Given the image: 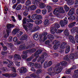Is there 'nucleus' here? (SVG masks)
Wrapping results in <instances>:
<instances>
[{
  "instance_id": "nucleus-1",
  "label": "nucleus",
  "mask_w": 78,
  "mask_h": 78,
  "mask_svg": "<svg viewBox=\"0 0 78 78\" xmlns=\"http://www.w3.org/2000/svg\"><path fill=\"white\" fill-rule=\"evenodd\" d=\"M14 25L11 24H8L6 25V27L7 29L6 30V32L7 34H6L5 35L4 37L5 39L7 38V37H8L9 35V33L11 32V28L12 27H14Z\"/></svg>"
},
{
  "instance_id": "nucleus-2",
  "label": "nucleus",
  "mask_w": 78,
  "mask_h": 78,
  "mask_svg": "<svg viewBox=\"0 0 78 78\" xmlns=\"http://www.w3.org/2000/svg\"><path fill=\"white\" fill-rule=\"evenodd\" d=\"M59 12L63 14L65 12V11L62 7H59L54 10L53 13L55 16H58L59 14Z\"/></svg>"
},
{
  "instance_id": "nucleus-3",
  "label": "nucleus",
  "mask_w": 78,
  "mask_h": 78,
  "mask_svg": "<svg viewBox=\"0 0 78 78\" xmlns=\"http://www.w3.org/2000/svg\"><path fill=\"white\" fill-rule=\"evenodd\" d=\"M60 27V25L59 24L55 23L54 24V26L51 27L50 28L51 33L52 34H54L55 33V31L56 32L57 29L56 28H59Z\"/></svg>"
},
{
  "instance_id": "nucleus-4",
  "label": "nucleus",
  "mask_w": 78,
  "mask_h": 78,
  "mask_svg": "<svg viewBox=\"0 0 78 78\" xmlns=\"http://www.w3.org/2000/svg\"><path fill=\"white\" fill-rule=\"evenodd\" d=\"M7 61H9V62L10 63L9 64H7V67H9V68H12V73L13 72H14V73H16V69H15V67H13V66H14V64L11 61L9 60L8 59H7Z\"/></svg>"
},
{
  "instance_id": "nucleus-5",
  "label": "nucleus",
  "mask_w": 78,
  "mask_h": 78,
  "mask_svg": "<svg viewBox=\"0 0 78 78\" xmlns=\"http://www.w3.org/2000/svg\"><path fill=\"white\" fill-rule=\"evenodd\" d=\"M42 51L41 50H37L36 52L34 53V56L36 57L34 59H33L32 60L33 62H36V61H37V58H39V54H40V53H41Z\"/></svg>"
},
{
  "instance_id": "nucleus-6",
  "label": "nucleus",
  "mask_w": 78,
  "mask_h": 78,
  "mask_svg": "<svg viewBox=\"0 0 78 78\" xmlns=\"http://www.w3.org/2000/svg\"><path fill=\"white\" fill-rule=\"evenodd\" d=\"M46 56H47V54L46 52H44L43 55L41 56L40 58L38 59L37 62H40L41 64L42 63H44V57Z\"/></svg>"
},
{
  "instance_id": "nucleus-7",
  "label": "nucleus",
  "mask_w": 78,
  "mask_h": 78,
  "mask_svg": "<svg viewBox=\"0 0 78 78\" xmlns=\"http://www.w3.org/2000/svg\"><path fill=\"white\" fill-rule=\"evenodd\" d=\"M17 75V73H5L4 74H2V75L4 76H5L6 77H8V78H10V77L12 76V77H16V76Z\"/></svg>"
},
{
  "instance_id": "nucleus-8",
  "label": "nucleus",
  "mask_w": 78,
  "mask_h": 78,
  "mask_svg": "<svg viewBox=\"0 0 78 78\" xmlns=\"http://www.w3.org/2000/svg\"><path fill=\"white\" fill-rule=\"evenodd\" d=\"M53 44H54V45L53 46V48L55 50H57L58 48L59 47L60 45V41L57 40H55L54 41Z\"/></svg>"
},
{
  "instance_id": "nucleus-9",
  "label": "nucleus",
  "mask_w": 78,
  "mask_h": 78,
  "mask_svg": "<svg viewBox=\"0 0 78 78\" xmlns=\"http://www.w3.org/2000/svg\"><path fill=\"white\" fill-rule=\"evenodd\" d=\"M27 20V18H24L23 20L22 21V25L23 28L25 30V31H27V26L25 25L27 23V22L26 20Z\"/></svg>"
},
{
  "instance_id": "nucleus-10",
  "label": "nucleus",
  "mask_w": 78,
  "mask_h": 78,
  "mask_svg": "<svg viewBox=\"0 0 78 78\" xmlns=\"http://www.w3.org/2000/svg\"><path fill=\"white\" fill-rule=\"evenodd\" d=\"M68 23V20H67L63 19V21L61 20L60 21L59 23L62 27L65 26V25H67Z\"/></svg>"
},
{
  "instance_id": "nucleus-11",
  "label": "nucleus",
  "mask_w": 78,
  "mask_h": 78,
  "mask_svg": "<svg viewBox=\"0 0 78 78\" xmlns=\"http://www.w3.org/2000/svg\"><path fill=\"white\" fill-rule=\"evenodd\" d=\"M23 8L25 10V11L23 12V15L24 16L26 17V16H28V12L29 11V8L27 7V6H24L23 7Z\"/></svg>"
},
{
  "instance_id": "nucleus-12",
  "label": "nucleus",
  "mask_w": 78,
  "mask_h": 78,
  "mask_svg": "<svg viewBox=\"0 0 78 78\" xmlns=\"http://www.w3.org/2000/svg\"><path fill=\"white\" fill-rule=\"evenodd\" d=\"M33 25L31 23H27V25H26V27L27 28V30L26 31L27 32H28L29 30H31V29H32V27Z\"/></svg>"
},
{
  "instance_id": "nucleus-13",
  "label": "nucleus",
  "mask_w": 78,
  "mask_h": 78,
  "mask_svg": "<svg viewBox=\"0 0 78 78\" xmlns=\"http://www.w3.org/2000/svg\"><path fill=\"white\" fill-rule=\"evenodd\" d=\"M51 64H52V62H51V61H50L48 63H47V62H45L44 64V68H47V67H50Z\"/></svg>"
},
{
  "instance_id": "nucleus-14",
  "label": "nucleus",
  "mask_w": 78,
  "mask_h": 78,
  "mask_svg": "<svg viewBox=\"0 0 78 78\" xmlns=\"http://www.w3.org/2000/svg\"><path fill=\"white\" fill-rule=\"evenodd\" d=\"M20 73H25L27 72V69L26 68L22 67L19 70Z\"/></svg>"
},
{
  "instance_id": "nucleus-15",
  "label": "nucleus",
  "mask_w": 78,
  "mask_h": 78,
  "mask_svg": "<svg viewBox=\"0 0 78 78\" xmlns=\"http://www.w3.org/2000/svg\"><path fill=\"white\" fill-rule=\"evenodd\" d=\"M67 46V44L66 42H63L60 46V48H66Z\"/></svg>"
},
{
  "instance_id": "nucleus-16",
  "label": "nucleus",
  "mask_w": 78,
  "mask_h": 78,
  "mask_svg": "<svg viewBox=\"0 0 78 78\" xmlns=\"http://www.w3.org/2000/svg\"><path fill=\"white\" fill-rule=\"evenodd\" d=\"M75 12V9H74L72 8L69 10L68 13V15L69 16H71L73 15Z\"/></svg>"
},
{
  "instance_id": "nucleus-17",
  "label": "nucleus",
  "mask_w": 78,
  "mask_h": 78,
  "mask_svg": "<svg viewBox=\"0 0 78 78\" xmlns=\"http://www.w3.org/2000/svg\"><path fill=\"white\" fill-rule=\"evenodd\" d=\"M20 30V29L19 28H16L14 30L12 31V34L13 35H16L17 34V32Z\"/></svg>"
},
{
  "instance_id": "nucleus-18",
  "label": "nucleus",
  "mask_w": 78,
  "mask_h": 78,
  "mask_svg": "<svg viewBox=\"0 0 78 78\" xmlns=\"http://www.w3.org/2000/svg\"><path fill=\"white\" fill-rule=\"evenodd\" d=\"M28 38V35L27 34H23L22 37H21V39L22 40H23V41H26L27 38Z\"/></svg>"
},
{
  "instance_id": "nucleus-19",
  "label": "nucleus",
  "mask_w": 78,
  "mask_h": 78,
  "mask_svg": "<svg viewBox=\"0 0 78 78\" xmlns=\"http://www.w3.org/2000/svg\"><path fill=\"white\" fill-rule=\"evenodd\" d=\"M14 58L15 59H22L20 55L17 54H15L14 55Z\"/></svg>"
},
{
  "instance_id": "nucleus-20",
  "label": "nucleus",
  "mask_w": 78,
  "mask_h": 78,
  "mask_svg": "<svg viewBox=\"0 0 78 78\" xmlns=\"http://www.w3.org/2000/svg\"><path fill=\"white\" fill-rule=\"evenodd\" d=\"M33 37L34 38V39L35 40V41H37L39 38V37L36 34H34L33 35Z\"/></svg>"
},
{
  "instance_id": "nucleus-21",
  "label": "nucleus",
  "mask_w": 78,
  "mask_h": 78,
  "mask_svg": "<svg viewBox=\"0 0 78 78\" xmlns=\"http://www.w3.org/2000/svg\"><path fill=\"white\" fill-rule=\"evenodd\" d=\"M31 2L30 0H28L26 2V5L27 6V8H29V7H30V5H31Z\"/></svg>"
},
{
  "instance_id": "nucleus-22",
  "label": "nucleus",
  "mask_w": 78,
  "mask_h": 78,
  "mask_svg": "<svg viewBox=\"0 0 78 78\" xmlns=\"http://www.w3.org/2000/svg\"><path fill=\"white\" fill-rule=\"evenodd\" d=\"M76 24V22H74L69 24L68 25V27L69 28H73V27H74V26Z\"/></svg>"
},
{
  "instance_id": "nucleus-23",
  "label": "nucleus",
  "mask_w": 78,
  "mask_h": 78,
  "mask_svg": "<svg viewBox=\"0 0 78 78\" xmlns=\"http://www.w3.org/2000/svg\"><path fill=\"white\" fill-rule=\"evenodd\" d=\"M25 44H20L19 46V48L20 50H24L25 48Z\"/></svg>"
},
{
  "instance_id": "nucleus-24",
  "label": "nucleus",
  "mask_w": 78,
  "mask_h": 78,
  "mask_svg": "<svg viewBox=\"0 0 78 78\" xmlns=\"http://www.w3.org/2000/svg\"><path fill=\"white\" fill-rule=\"evenodd\" d=\"M45 6V5L42 2H41L39 4V7L40 8L43 9V8H44Z\"/></svg>"
},
{
  "instance_id": "nucleus-25",
  "label": "nucleus",
  "mask_w": 78,
  "mask_h": 78,
  "mask_svg": "<svg viewBox=\"0 0 78 78\" xmlns=\"http://www.w3.org/2000/svg\"><path fill=\"white\" fill-rule=\"evenodd\" d=\"M67 3L69 5H73L75 3V2L73 1L69 0Z\"/></svg>"
},
{
  "instance_id": "nucleus-26",
  "label": "nucleus",
  "mask_w": 78,
  "mask_h": 78,
  "mask_svg": "<svg viewBox=\"0 0 78 78\" xmlns=\"http://www.w3.org/2000/svg\"><path fill=\"white\" fill-rule=\"evenodd\" d=\"M34 22L35 24H36V25H39L41 23H42V21L41 20H37L35 21Z\"/></svg>"
},
{
  "instance_id": "nucleus-27",
  "label": "nucleus",
  "mask_w": 78,
  "mask_h": 78,
  "mask_svg": "<svg viewBox=\"0 0 78 78\" xmlns=\"http://www.w3.org/2000/svg\"><path fill=\"white\" fill-rule=\"evenodd\" d=\"M46 8L48 9V12H51V11L53 8L50 5H48L46 7Z\"/></svg>"
},
{
  "instance_id": "nucleus-28",
  "label": "nucleus",
  "mask_w": 78,
  "mask_h": 78,
  "mask_svg": "<svg viewBox=\"0 0 78 78\" xmlns=\"http://www.w3.org/2000/svg\"><path fill=\"white\" fill-rule=\"evenodd\" d=\"M47 37L48 39H49L51 41L53 39V36L51 34H49L48 35Z\"/></svg>"
},
{
  "instance_id": "nucleus-29",
  "label": "nucleus",
  "mask_w": 78,
  "mask_h": 78,
  "mask_svg": "<svg viewBox=\"0 0 78 78\" xmlns=\"http://www.w3.org/2000/svg\"><path fill=\"white\" fill-rule=\"evenodd\" d=\"M34 58V56L33 55L31 56L30 57H29L26 59V61L27 62H29L30 61H31L32 59Z\"/></svg>"
},
{
  "instance_id": "nucleus-30",
  "label": "nucleus",
  "mask_w": 78,
  "mask_h": 78,
  "mask_svg": "<svg viewBox=\"0 0 78 78\" xmlns=\"http://www.w3.org/2000/svg\"><path fill=\"white\" fill-rule=\"evenodd\" d=\"M49 23H50L49 20L47 19L45 20L44 22V25H46V26L48 25Z\"/></svg>"
},
{
  "instance_id": "nucleus-31",
  "label": "nucleus",
  "mask_w": 78,
  "mask_h": 78,
  "mask_svg": "<svg viewBox=\"0 0 78 78\" xmlns=\"http://www.w3.org/2000/svg\"><path fill=\"white\" fill-rule=\"evenodd\" d=\"M34 66L36 68H38V69H41V66L37 63H35Z\"/></svg>"
},
{
  "instance_id": "nucleus-32",
  "label": "nucleus",
  "mask_w": 78,
  "mask_h": 78,
  "mask_svg": "<svg viewBox=\"0 0 78 78\" xmlns=\"http://www.w3.org/2000/svg\"><path fill=\"white\" fill-rule=\"evenodd\" d=\"M63 59L65 61H69L70 59L69 58V55H67L65 56L63 58Z\"/></svg>"
},
{
  "instance_id": "nucleus-33",
  "label": "nucleus",
  "mask_w": 78,
  "mask_h": 78,
  "mask_svg": "<svg viewBox=\"0 0 78 78\" xmlns=\"http://www.w3.org/2000/svg\"><path fill=\"white\" fill-rule=\"evenodd\" d=\"M30 8L31 11H32V10H35L37 8V6L36 5H33L31 6Z\"/></svg>"
},
{
  "instance_id": "nucleus-34",
  "label": "nucleus",
  "mask_w": 78,
  "mask_h": 78,
  "mask_svg": "<svg viewBox=\"0 0 78 78\" xmlns=\"http://www.w3.org/2000/svg\"><path fill=\"white\" fill-rule=\"evenodd\" d=\"M62 66H60L58 67L57 70V72H58V73H59L62 71Z\"/></svg>"
},
{
  "instance_id": "nucleus-35",
  "label": "nucleus",
  "mask_w": 78,
  "mask_h": 78,
  "mask_svg": "<svg viewBox=\"0 0 78 78\" xmlns=\"http://www.w3.org/2000/svg\"><path fill=\"white\" fill-rule=\"evenodd\" d=\"M64 9L66 12H68L70 9V8L68 7L67 5H66L64 6Z\"/></svg>"
},
{
  "instance_id": "nucleus-36",
  "label": "nucleus",
  "mask_w": 78,
  "mask_h": 78,
  "mask_svg": "<svg viewBox=\"0 0 78 78\" xmlns=\"http://www.w3.org/2000/svg\"><path fill=\"white\" fill-rule=\"evenodd\" d=\"M75 55L73 53H71L69 56V58L71 59H74Z\"/></svg>"
},
{
  "instance_id": "nucleus-37",
  "label": "nucleus",
  "mask_w": 78,
  "mask_h": 78,
  "mask_svg": "<svg viewBox=\"0 0 78 78\" xmlns=\"http://www.w3.org/2000/svg\"><path fill=\"white\" fill-rule=\"evenodd\" d=\"M42 18V16L37 14L36 20H40V19H41Z\"/></svg>"
},
{
  "instance_id": "nucleus-38",
  "label": "nucleus",
  "mask_w": 78,
  "mask_h": 78,
  "mask_svg": "<svg viewBox=\"0 0 78 78\" xmlns=\"http://www.w3.org/2000/svg\"><path fill=\"white\" fill-rule=\"evenodd\" d=\"M36 51V49L34 48L29 49V53L30 54L33 53L35 52Z\"/></svg>"
},
{
  "instance_id": "nucleus-39",
  "label": "nucleus",
  "mask_w": 78,
  "mask_h": 78,
  "mask_svg": "<svg viewBox=\"0 0 78 78\" xmlns=\"http://www.w3.org/2000/svg\"><path fill=\"white\" fill-rule=\"evenodd\" d=\"M43 15H45L47 13V9H43L41 11Z\"/></svg>"
},
{
  "instance_id": "nucleus-40",
  "label": "nucleus",
  "mask_w": 78,
  "mask_h": 78,
  "mask_svg": "<svg viewBox=\"0 0 78 78\" xmlns=\"http://www.w3.org/2000/svg\"><path fill=\"white\" fill-rule=\"evenodd\" d=\"M64 34L66 36H68L69 35V33L68 31V30H66L64 31Z\"/></svg>"
},
{
  "instance_id": "nucleus-41",
  "label": "nucleus",
  "mask_w": 78,
  "mask_h": 78,
  "mask_svg": "<svg viewBox=\"0 0 78 78\" xmlns=\"http://www.w3.org/2000/svg\"><path fill=\"white\" fill-rule=\"evenodd\" d=\"M70 46L68 45L66 48V53H67L69 52L70 51Z\"/></svg>"
},
{
  "instance_id": "nucleus-42",
  "label": "nucleus",
  "mask_w": 78,
  "mask_h": 78,
  "mask_svg": "<svg viewBox=\"0 0 78 78\" xmlns=\"http://www.w3.org/2000/svg\"><path fill=\"white\" fill-rule=\"evenodd\" d=\"M23 33L21 31H20L18 32L17 33V34H16V36L17 37H20V36L21 35H22L23 34Z\"/></svg>"
},
{
  "instance_id": "nucleus-43",
  "label": "nucleus",
  "mask_w": 78,
  "mask_h": 78,
  "mask_svg": "<svg viewBox=\"0 0 78 78\" xmlns=\"http://www.w3.org/2000/svg\"><path fill=\"white\" fill-rule=\"evenodd\" d=\"M40 28V27L39 26H37L34 28V31H37V30H39Z\"/></svg>"
},
{
  "instance_id": "nucleus-44",
  "label": "nucleus",
  "mask_w": 78,
  "mask_h": 78,
  "mask_svg": "<svg viewBox=\"0 0 78 78\" xmlns=\"http://www.w3.org/2000/svg\"><path fill=\"white\" fill-rule=\"evenodd\" d=\"M21 8H22V5L21 4H19V5H18L16 8V9L17 11H19L21 9Z\"/></svg>"
},
{
  "instance_id": "nucleus-45",
  "label": "nucleus",
  "mask_w": 78,
  "mask_h": 78,
  "mask_svg": "<svg viewBox=\"0 0 78 78\" xmlns=\"http://www.w3.org/2000/svg\"><path fill=\"white\" fill-rule=\"evenodd\" d=\"M30 76L31 77H33V78H39V76L38 75H35L33 74H31Z\"/></svg>"
},
{
  "instance_id": "nucleus-46",
  "label": "nucleus",
  "mask_w": 78,
  "mask_h": 78,
  "mask_svg": "<svg viewBox=\"0 0 78 78\" xmlns=\"http://www.w3.org/2000/svg\"><path fill=\"white\" fill-rule=\"evenodd\" d=\"M37 14H34L31 16V18L33 20H36V16Z\"/></svg>"
},
{
  "instance_id": "nucleus-47",
  "label": "nucleus",
  "mask_w": 78,
  "mask_h": 78,
  "mask_svg": "<svg viewBox=\"0 0 78 78\" xmlns=\"http://www.w3.org/2000/svg\"><path fill=\"white\" fill-rule=\"evenodd\" d=\"M61 65L62 66H66L67 65V63L66 61H63L62 62H61Z\"/></svg>"
},
{
  "instance_id": "nucleus-48",
  "label": "nucleus",
  "mask_w": 78,
  "mask_h": 78,
  "mask_svg": "<svg viewBox=\"0 0 78 78\" xmlns=\"http://www.w3.org/2000/svg\"><path fill=\"white\" fill-rule=\"evenodd\" d=\"M28 57L27 54H23L21 55V57L23 59H26Z\"/></svg>"
},
{
  "instance_id": "nucleus-49",
  "label": "nucleus",
  "mask_w": 78,
  "mask_h": 78,
  "mask_svg": "<svg viewBox=\"0 0 78 78\" xmlns=\"http://www.w3.org/2000/svg\"><path fill=\"white\" fill-rule=\"evenodd\" d=\"M9 45L10 46V47L11 50L14 51V47L12 46V44L11 43H9Z\"/></svg>"
},
{
  "instance_id": "nucleus-50",
  "label": "nucleus",
  "mask_w": 78,
  "mask_h": 78,
  "mask_svg": "<svg viewBox=\"0 0 78 78\" xmlns=\"http://www.w3.org/2000/svg\"><path fill=\"white\" fill-rule=\"evenodd\" d=\"M42 72V70L41 69H38L37 70L36 73L37 74H39Z\"/></svg>"
},
{
  "instance_id": "nucleus-51",
  "label": "nucleus",
  "mask_w": 78,
  "mask_h": 78,
  "mask_svg": "<svg viewBox=\"0 0 78 78\" xmlns=\"http://www.w3.org/2000/svg\"><path fill=\"white\" fill-rule=\"evenodd\" d=\"M71 69L70 68L69 69L67 70L66 71V74H69L71 72Z\"/></svg>"
},
{
  "instance_id": "nucleus-52",
  "label": "nucleus",
  "mask_w": 78,
  "mask_h": 78,
  "mask_svg": "<svg viewBox=\"0 0 78 78\" xmlns=\"http://www.w3.org/2000/svg\"><path fill=\"white\" fill-rule=\"evenodd\" d=\"M74 38L73 37L72 35H69L68 36V39L69 41H72V40Z\"/></svg>"
},
{
  "instance_id": "nucleus-53",
  "label": "nucleus",
  "mask_w": 78,
  "mask_h": 78,
  "mask_svg": "<svg viewBox=\"0 0 78 78\" xmlns=\"http://www.w3.org/2000/svg\"><path fill=\"white\" fill-rule=\"evenodd\" d=\"M27 22H34V20L31 19H27L26 20Z\"/></svg>"
},
{
  "instance_id": "nucleus-54",
  "label": "nucleus",
  "mask_w": 78,
  "mask_h": 78,
  "mask_svg": "<svg viewBox=\"0 0 78 78\" xmlns=\"http://www.w3.org/2000/svg\"><path fill=\"white\" fill-rule=\"evenodd\" d=\"M28 66H30L31 67H33V66H34V63L31 62H29L28 63Z\"/></svg>"
},
{
  "instance_id": "nucleus-55",
  "label": "nucleus",
  "mask_w": 78,
  "mask_h": 78,
  "mask_svg": "<svg viewBox=\"0 0 78 78\" xmlns=\"http://www.w3.org/2000/svg\"><path fill=\"white\" fill-rule=\"evenodd\" d=\"M28 53H30V50H27L26 51H23V54H27Z\"/></svg>"
},
{
  "instance_id": "nucleus-56",
  "label": "nucleus",
  "mask_w": 78,
  "mask_h": 78,
  "mask_svg": "<svg viewBox=\"0 0 78 78\" xmlns=\"http://www.w3.org/2000/svg\"><path fill=\"white\" fill-rule=\"evenodd\" d=\"M1 54L3 56H5V55H6L7 54V51H2L1 52Z\"/></svg>"
},
{
  "instance_id": "nucleus-57",
  "label": "nucleus",
  "mask_w": 78,
  "mask_h": 78,
  "mask_svg": "<svg viewBox=\"0 0 78 78\" xmlns=\"http://www.w3.org/2000/svg\"><path fill=\"white\" fill-rule=\"evenodd\" d=\"M36 14H39L41 12V10L39 9H38L36 11Z\"/></svg>"
},
{
  "instance_id": "nucleus-58",
  "label": "nucleus",
  "mask_w": 78,
  "mask_h": 78,
  "mask_svg": "<svg viewBox=\"0 0 78 78\" xmlns=\"http://www.w3.org/2000/svg\"><path fill=\"white\" fill-rule=\"evenodd\" d=\"M71 42H72V44H75V38H74L71 40V41H70Z\"/></svg>"
},
{
  "instance_id": "nucleus-59",
  "label": "nucleus",
  "mask_w": 78,
  "mask_h": 78,
  "mask_svg": "<svg viewBox=\"0 0 78 78\" xmlns=\"http://www.w3.org/2000/svg\"><path fill=\"white\" fill-rule=\"evenodd\" d=\"M62 31H63V30H58L57 31H56V32L57 33H61Z\"/></svg>"
},
{
  "instance_id": "nucleus-60",
  "label": "nucleus",
  "mask_w": 78,
  "mask_h": 78,
  "mask_svg": "<svg viewBox=\"0 0 78 78\" xmlns=\"http://www.w3.org/2000/svg\"><path fill=\"white\" fill-rule=\"evenodd\" d=\"M71 69V70L73 69H74V70L76 69V66L75 65H73V66L72 67L70 68Z\"/></svg>"
},
{
  "instance_id": "nucleus-61",
  "label": "nucleus",
  "mask_w": 78,
  "mask_h": 78,
  "mask_svg": "<svg viewBox=\"0 0 78 78\" xmlns=\"http://www.w3.org/2000/svg\"><path fill=\"white\" fill-rule=\"evenodd\" d=\"M18 19H19V20H22V18L21 17V15H20L19 14L18 15Z\"/></svg>"
},
{
  "instance_id": "nucleus-62",
  "label": "nucleus",
  "mask_w": 78,
  "mask_h": 78,
  "mask_svg": "<svg viewBox=\"0 0 78 78\" xmlns=\"http://www.w3.org/2000/svg\"><path fill=\"white\" fill-rule=\"evenodd\" d=\"M2 69L3 71L5 72V71L7 70V68L5 67H2Z\"/></svg>"
},
{
  "instance_id": "nucleus-63",
  "label": "nucleus",
  "mask_w": 78,
  "mask_h": 78,
  "mask_svg": "<svg viewBox=\"0 0 78 78\" xmlns=\"http://www.w3.org/2000/svg\"><path fill=\"white\" fill-rule=\"evenodd\" d=\"M20 63V62H15V64L16 66H18V67H19V66H20V64H19Z\"/></svg>"
},
{
  "instance_id": "nucleus-64",
  "label": "nucleus",
  "mask_w": 78,
  "mask_h": 78,
  "mask_svg": "<svg viewBox=\"0 0 78 78\" xmlns=\"http://www.w3.org/2000/svg\"><path fill=\"white\" fill-rule=\"evenodd\" d=\"M71 19L72 20H75V16H70Z\"/></svg>"
}]
</instances>
